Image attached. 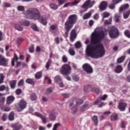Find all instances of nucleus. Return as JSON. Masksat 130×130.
<instances>
[{
    "instance_id": "nucleus-1",
    "label": "nucleus",
    "mask_w": 130,
    "mask_h": 130,
    "mask_svg": "<svg viewBox=\"0 0 130 130\" xmlns=\"http://www.w3.org/2000/svg\"><path fill=\"white\" fill-rule=\"evenodd\" d=\"M104 37H105V32L103 30H94L92 33L90 44L87 45L86 49L87 56L98 59L105 55V48L103 44L100 43Z\"/></svg>"
},
{
    "instance_id": "nucleus-2",
    "label": "nucleus",
    "mask_w": 130,
    "mask_h": 130,
    "mask_svg": "<svg viewBox=\"0 0 130 130\" xmlns=\"http://www.w3.org/2000/svg\"><path fill=\"white\" fill-rule=\"evenodd\" d=\"M25 16L32 20H39L43 25L47 24V20L43 16H40V11L35 8H31L27 9L25 12Z\"/></svg>"
},
{
    "instance_id": "nucleus-3",
    "label": "nucleus",
    "mask_w": 130,
    "mask_h": 130,
    "mask_svg": "<svg viewBox=\"0 0 130 130\" xmlns=\"http://www.w3.org/2000/svg\"><path fill=\"white\" fill-rule=\"evenodd\" d=\"M77 20H78V16L76 14H72L69 16L68 20L64 23L65 36L66 37L69 36L70 30L74 27V24L77 23Z\"/></svg>"
},
{
    "instance_id": "nucleus-4",
    "label": "nucleus",
    "mask_w": 130,
    "mask_h": 130,
    "mask_svg": "<svg viewBox=\"0 0 130 130\" xmlns=\"http://www.w3.org/2000/svg\"><path fill=\"white\" fill-rule=\"evenodd\" d=\"M94 5H95V1L87 0L81 6L82 9L80 10L81 15H83L85 12H87L88 8H92Z\"/></svg>"
},
{
    "instance_id": "nucleus-5",
    "label": "nucleus",
    "mask_w": 130,
    "mask_h": 130,
    "mask_svg": "<svg viewBox=\"0 0 130 130\" xmlns=\"http://www.w3.org/2000/svg\"><path fill=\"white\" fill-rule=\"evenodd\" d=\"M109 35L113 39L117 38L119 36V30L115 26H112L109 29Z\"/></svg>"
},
{
    "instance_id": "nucleus-6",
    "label": "nucleus",
    "mask_w": 130,
    "mask_h": 130,
    "mask_svg": "<svg viewBox=\"0 0 130 130\" xmlns=\"http://www.w3.org/2000/svg\"><path fill=\"white\" fill-rule=\"evenodd\" d=\"M15 107L18 112H22L27 108V102L24 100H21L19 103L16 105Z\"/></svg>"
},
{
    "instance_id": "nucleus-7",
    "label": "nucleus",
    "mask_w": 130,
    "mask_h": 130,
    "mask_svg": "<svg viewBox=\"0 0 130 130\" xmlns=\"http://www.w3.org/2000/svg\"><path fill=\"white\" fill-rule=\"evenodd\" d=\"M71 71L72 68L71 66L68 64H64L62 66L60 73L64 76H68V75H70V74H71Z\"/></svg>"
},
{
    "instance_id": "nucleus-8",
    "label": "nucleus",
    "mask_w": 130,
    "mask_h": 130,
    "mask_svg": "<svg viewBox=\"0 0 130 130\" xmlns=\"http://www.w3.org/2000/svg\"><path fill=\"white\" fill-rule=\"evenodd\" d=\"M82 68L83 71L88 75H91V74H93V72H94V71L93 70V68H92V66H91L89 63H84L82 66Z\"/></svg>"
},
{
    "instance_id": "nucleus-9",
    "label": "nucleus",
    "mask_w": 130,
    "mask_h": 130,
    "mask_svg": "<svg viewBox=\"0 0 130 130\" xmlns=\"http://www.w3.org/2000/svg\"><path fill=\"white\" fill-rule=\"evenodd\" d=\"M127 106V104L126 103L122 102V100H121L118 104V108L120 111H125V109Z\"/></svg>"
},
{
    "instance_id": "nucleus-10",
    "label": "nucleus",
    "mask_w": 130,
    "mask_h": 130,
    "mask_svg": "<svg viewBox=\"0 0 130 130\" xmlns=\"http://www.w3.org/2000/svg\"><path fill=\"white\" fill-rule=\"evenodd\" d=\"M77 30H76V29H73L70 32V41L71 42H74V41H75V40H76V39L77 38Z\"/></svg>"
},
{
    "instance_id": "nucleus-11",
    "label": "nucleus",
    "mask_w": 130,
    "mask_h": 130,
    "mask_svg": "<svg viewBox=\"0 0 130 130\" xmlns=\"http://www.w3.org/2000/svg\"><path fill=\"white\" fill-rule=\"evenodd\" d=\"M107 2L105 1H103L100 4V6H99V8L101 11H105L106 9H107V6H108Z\"/></svg>"
},
{
    "instance_id": "nucleus-12",
    "label": "nucleus",
    "mask_w": 130,
    "mask_h": 130,
    "mask_svg": "<svg viewBox=\"0 0 130 130\" xmlns=\"http://www.w3.org/2000/svg\"><path fill=\"white\" fill-rule=\"evenodd\" d=\"M11 127L13 128V130H19L22 128V126L21 124L18 123H15L11 124Z\"/></svg>"
},
{
    "instance_id": "nucleus-13",
    "label": "nucleus",
    "mask_w": 130,
    "mask_h": 130,
    "mask_svg": "<svg viewBox=\"0 0 130 130\" xmlns=\"http://www.w3.org/2000/svg\"><path fill=\"white\" fill-rule=\"evenodd\" d=\"M9 60L5 58L4 57H2L0 59V66H4V67H7L8 66V62Z\"/></svg>"
},
{
    "instance_id": "nucleus-14",
    "label": "nucleus",
    "mask_w": 130,
    "mask_h": 130,
    "mask_svg": "<svg viewBox=\"0 0 130 130\" xmlns=\"http://www.w3.org/2000/svg\"><path fill=\"white\" fill-rule=\"evenodd\" d=\"M15 101V97L13 95H10L7 97V104H11V103H13L14 101Z\"/></svg>"
},
{
    "instance_id": "nucleus-15",
    "label": "nucleus",
    "mask_w": 130,
    "mask_h": 130,
    "mask_svg": "<svg viewBox=\"0 0 130 130\" xmlns=\"http://www.w3.org/2000/svg\"><path fill=\"white\" fill-rule=\"evenodd\" d=\"M16 85H17V81L16 80H11L9 81V85L11 89H15L16 88Z\"/></svg>"
},
{
    "instance_id": "nucleus-16",
    "label": "nucleus",
    "mask_w": 130,
    "mask_h": 130,
    "mask_svg": "<svg viewBox=\"0 0 130 130\" xmlns=\"http://www.w3.org/2000/svg\"><path fill=\"white\" fill-rule=\"evenodd\" d=\"M122 70H123L122 67L121 65H118L116 67L115 73H116V74H120V73L122 72Z\"/></svg>"
},
{
    "instance_id": "nucleus-17",
    "label": "nucleus",
    "mask_w": 130,
    "mask_h": 130,
    "mask_svg": "<svg viewBox=\"0 0 130 130\" xmlns=\"http://www.w3.org/2000/svg\"><path fill=\"white\" fill-rule=\"evenodd\" d=\"M25 82L26 84H29V85H31V86H35V82L32 79L27 78L25 80Z\"/></svg>"
},
{
    "instance_id": "nucleus-18",
    "label": "nucleus",
    "mask_w": 130,
    "mask_h": 130,
    "mask_svg": "<svg viewBox=\"0 0 130 130\" xmlns=\"http://www.w3.org/2000/svg\"><path fill=\"white\" fill-rule=\"evenodd\" d=\"M128 8H129V5L127 4L122 5L119 8V12H122L124 10H127Z\"/></svg>"
},
{
    "instance_id": "nucleus-19",
    "label": "nucleus",
    "mask_w": 130,
    "mask_h": 130,
    "mask_svg": "<svg viewBox=\"0 0 130 130\" xmlns=\"http://www.w3.org/2000/svg\"><path fill=\"white\" fill-rule=\"evenodd\" d=\"M18 59H19L18 56L17 55V54H15V53H14V56L11 62V64L12 67H14V66H15V61H18Z\"/></svg>"
},
{
    "instance_id": "nucleus-20",
    "label": "nucleus",
    "mask_w": 130,
    "mask_h": 130,
    "mask_svg": "<svg viewBox=\"0 0 130 130\" xmlns=\"http://www.w3.org/2000/svg\"><path fill=\"white\" fill-rule=\"evenodd\" d=\"M91 16H92V12H89L88 13H87L83 16V20H87V19H89L90 18Z\"/></svg>"
},
{
    "instance_id": "nucleus-21",
    "label": "nucleus",
    "mask_w": 130,
    "mask_h": 130,
    "mask_svg": "<svg viewBox=\"0 0 130 130\" xmlns=\"http://www.w3.org/2000/svg\"><path fill=\"white\" fill-rule=\"evenodd\" d=\"M89 104L86 103L84 104L81 108L80 110L81 111H84V110H87V109H89Z\"/></svg>"
},
{
    "instance_id": "nucleus-22",
    "label": "nucleus",
    "mask_w": 130,
    "mask_h": 130,
    "mask_svg": "<svg viewBox=\"0 0 130 130\" xmlns=\"http://www.w3.org/2000/svg\"><path fill=\"white\" fill-rule=\"evenodd\" d=\"M55 83H60L61 82V77L59 75H57L54 78Z\"/></svg>"
},
{
    "instance_id": "nucleus-23",
    "label": "nucleus",
    "mask_w": 130,
    "mask_h": 130,
    "mask_svg": "<svg viewBox=\"0 0 130 130\" xmlns=\"http://www.w3.org/2000/svg\"><path fill=\"white\" fill-rule=\"evenodd\" d=\"M20 24L21 25H22L23 26H26V27H29V25H30V21L28 20H24L23 21L20 22Z\"/></svg>"
},
{
    "instance_id": "nucleus-24",
    "label": "nucleus",
    "mask_w": 130,
    "mask_h": 130,
    "mask_svg": "<svg viewBox=\"0 0 130 130\" xmlns=\"http://www.w3.org/2000/svg\"><path fill=\"white\" fill-rule=\"evenodd\" d=\"M50 9L53 10L54 11L56 10L57 9H58V5L55 4H51L49 5Z\"/></svg>"
},
{
    "instance_id": "nucleus-25",
    "label": "nucleus",
    "mask_w": 130,
    "mask_h": 130,
    "mask_svg": "<svg viewBox=\"0 0 130 130\" xmlns=\"http://www.w3.org/2000/svg\"><path fill=\"white\" fill-rule=\"evenodd\" d=\"M35 79H36V80H39V79H41V78H42V72H39L38 73H37L35 74Z\"/></svg>"
},
{
    "instance_id": "nucleus-26",
    "label": "nucleus",
    "mask_w": 130,
    "mask_h": 130,
    "mask_svg": "<svg viewBox=\"0 0 130 130\" xmlns=\"http://www.w3.org/2000/svg\"><path fill=\"white\" fill-rule=\"evenodd\" d=\"M124 59H125V56H122L117 59V62H118V63H121V62L124 61Z\"/></svg>"
},
{
    "instance_id": "nucleus-27",
    "label": "nucleus",
    "mask_w": 130,
    "mask_h": 130,
    "mask_svg": "<svg viewBox=\"0 0 130 130\" xmlns=\"http://www.w3.org/2000/svg\"><path fill=\"white\" fill-rule=\"evenodd\" d=\"M73 105H74V102L70 103L69 105V107L70 108L72 109L74 113H76V112H77V110H78V109H77V107H76L72 108V107L73 106Z\"/></svg>"
},
{
    "instance_id": "nucleus-28",
    "label": "nucleus",
    "mask_w": 130,
    "mask_h": 130,
    "mask_svg": "<svg viewBox=\"0 0 130 130\" xmlns=\"http://www.w3.org/2000/svg\"><path fill=\"white\" fill-rule=\"evenodd\" d=\"M53 1H56L57 2V4L59 7L60 6H62L64 3H66V0H52Z\"/></svg>"
},
{
    "instance_id": "nucleus-29",
    "label": "nucleus",
    "mask_w": 130,
    "mask_h": 130,
    "mask_svg": "<svg viewBox=\"0 0 130 130\" xmlns=\"http://www.w3.org/2000/svg\"><path fill=\"white\" fill-rule=\"evenodd\" d=\"M69 52L70 55L74 56L76 54V51H75L74 48H70L69 49Z\"/></svg>"
},
{
    "instance_id": "nucleus-30",
    "label": "nucleus",
    "mask_w": 130,
    "mask_h": 130,
    "mask_svg": "<svg viewBox=\"0 0 130 130\" xmlns=\"http://www.w3.org/2000/svg\"><path fill=\"white\" fill-rule=\"evenodd\" d=\"M124 35H125V37H127V38L130 39V30L128 29L125 30Z\"/></svg>"
},
{
    "instance_id": "nucleus-31",
    "label": "nucleus",
    "mask_w": 130,
    "mask_h": 130,
    "mask_svg": "<svg viewBox=\"0 0 130 130\" xmlns=\"http://www.w3.org/2000/svg\"><path fill=\"white\" fill-rule=\"evenodd\" d=\"M57 30V25H51L50 27V31H55Z\"/></svg>"
},
{
    "instance_id": "nucleus-32",
    "label": "nucleus",
    "mask_w": 130,
    "mask_h": 130,
    "mask_svg": "<svg viewBox=\"0 0 130 130\" xmlns=\"http://www.w3.org/2000/svg\"><path fill=\"white\" fill-rule=\"evenodd\" d=\"M92 120L95 125H97V124H98V117H97V116H93L92 117Z\"/></svg>"
},
{
    "instance_id": "nucleus-33",
    "label": "nucleus",
    "mask_w": 130,
    "mask_h": 130,
    "mask_svg": "<svg viewBox=\"0 0 130 130\" xmlns=\"http://www.w3.org/2000/svg\"><path fill=\"white\" fill-rule=\"evenodd\" d=\"M51 62H52V60H51V59H49L45 65V68L47 69V70H48V69H49V67H50V64H51Z\"/></svg>"
},
{
    "instance_id": "nucleus-34",
    "label": "nucleus",
    "mask_w": 130,
    "mask_h": 130,
    "mask_svg": "<svg viewBox=\"0 0 130 130\" xmlns=\"http://www.w3.org/2000/svg\"><path fill=\"white\" fill-rule=\"evenodd\" d=\"M36 115L38 117H40L42 119L43 123H45V121H46V118L45 117L43 116V115L41 114H37Z\"/></svg>"
},
{
    "instance_id": "nucleus-35",
    "label": "nucleus",
    "mask_w": 130,
    "mask_h": 130,
    "mask_svg": "<svg viewBox=\"0 0 130 130\" xmlns=\"http://www.w3.org/2000/svg\"><path fill=\"white\" fill-rule=\"evenodd\" d=\"M15 28L16 30H18V31H22L23 30V27L18 24L15 25Z\"/></svg>"
},
{
    "instance_id": "nucleus-36",
    "label": "nucleus",
    "mask_w": 130,
    "mask_h": 130,
    "mask_svg": "<svg viewBox=\"0 0 130 130\" xmlns=\"http://www.w3.org/2000/svg\"><path fill=\"white\" fill-rule=\"evenodd\" d=\"M119 18H120V16L119 15V14H115L114 20H115L116 23H118V22H119Z\"/></svg>"
},
{
    "instance_id": "nucleus-37",
    "label": "nucleus",
    "mask_w": 130,
    "mask_h": 130,
    "mask_svg": "<svg viewBox=\"0 0 130 130\" xmlns=\"http://www.w3.org/2000/svg\"><path fill=\"white\" fill-rule=\"evenodd\" d=\"M91 92H94L96 94H99L100 90L98 88L93 87L91 89Z\"/></svg>"
},
{
    "instance_id": "nucleus-38",
    "label": "nucleus",
    "mask_w": 130,
    "mask_h": 130,
    "mask_svg": "<svg viewBox=\"0 0 130 130\" xmlns=\"http://www.w3.org/2000/svg\"><path fill=\"white\" fill-rule=\"evenodd\" d=\"M2 6L4 8H10L11 4L10 3H8V2H4Z\"/></svg>"
},
{
    "instance_id": "nucleus-39",
    "label": "nucleus",
    "mask_w": 130,
    "mask_h": 130,
    "mask_svg": "<svg viewBox=\"0 0 130 130\" xmlns=\"http://www.w3.org/2000/svg\"><path fill=\"white\" fill-rule=\"evenodd\" d=\"M1 110H3V111H10L11 109L9 107H7L6 106H1Z\"/></svg>"
},
{
    "instance_id": "nucleus-40",
    "label": "nucleus",
    "mask_w": 130,
    "mask_h": 130,
    "mask_svg": "<svg viewBox=\"0 0 130 130\" xmlns=\"http://www.w3.org/2000/svg\"><path fill=\"white\" fill-rule=\"evenodd\" d=\"M75 48H81L82 47V44L80 42H77L75 45Z\"/></svg>"
},
{
    "instance_id": "nucleus-41",
    "label": "nucleus",
    "mask_w": 130,
    "mask_h": 130,
    "mask_svg": "<svg viewBox=\"0 0 130 130\" xmlns=\"http://www.w3.org/2000/svg\"><path fill=\"white\" fill-rule=\"evenodd\" d=\"M37 98V96L36 95V93H33L31 94L30 96V100L32 101H34L35 100H36Z\"/></svg>"
},
{
    "instance_id": "nucleus-42",
    "label": "nucleus",
    "mask_w": 130,
    "mask_h": 130,
    "mask_svg": "<svg viewBox=\"0 0 130 130\" xmlns=\"http://www.w3.org/2000/svg\"><path fill=\"white\" fill-rule=\"evenodd\" d=\"M17 10L19 12H24L25 11V7L22 6H18L17 7Z\"/></svg>"
},
{
    "instance_id": "nucleus-43",
    "label": "nucleus",
    "mask_w": 130,
    "mask_h": 130,
    "mask_svg": "<svg viewBox=\"0 0 130 130\" xmlns=\"http://www.w3.org/2000/svg\"><path fill=\"white\" fill-rule=\"evenodd\" d=\"M72 79L73 81H75V82H78V81L80 80V78L79 77V76L76 75H73L72 76Z\"/></svg>"
},
{
    "instance_id": "nucleus-44",
    "label": "nucleus",
    "mask_w": 130,
    "mask_h": 130,
    "mask_svg": "<svg viewBox=\"0 0 130 130\" xmlns=\"http://www.w3.org/2000/svg\"><path fill=\"white\" fill-rule=\"evenodd\" d=\"M83 100H81V99H77L76 101V105H82V104H83Z\"/></svg>"
},
{
    "instance_id": "nucleus-45",
    "label": "nucleus",
    "mask_w": 130,
    "mask_h": 130,
    "mask_svg": "<svg viewBox=\"0 0 130 130\" xmlns=\"http://www.w3.org/2000/svg\"><path fill=\"white\" fill-rule=\"evenodd\" d=\"M118 118V116L117 114H112L111 116V119L112 120H116L117 118Z\"/></svg>"
},
{
    "instance_id": "nucleus-46",
    "label": "nucleus",
    "mask_w": 130,
    "mask_h": 130,
    "mask_svg": "<svg viewBox=\"0 0 130 130\" xmlns=\"http://www.w3.org/2000/svg\"><path fill=\"white\" fill-rule=\"evenodd\" d=\"M23 42V38H18L16 40V43L18 45H20L21 43Z\"/></svg>"
},
{
    "instance_id": "nucleus-47",
    "label": "nucleus",
    "mask_w": 130,
    "mask_h": 130,
    "mask_svg": "<svg viewBox=\"0 0 130 130\" xmlns=\"http://www.w3.org/2000/svg\"><path fill=\"white\" fill-rule=\"evenodd\" d=\"M112 22V18L111 17L109 19V20H105V24H106V25H110Z\"/></svg>"
},
{
    "instance_id": "nucleus-48",
    "label": "nucleus",
    "mask_w": 130,
    "mask_h": 130,
    "mask_svg": "<svg viewBox=\"0 0 130 130\" xmlns=\"http://www.w3.org/2000/svg\"><path fill=\"white\" fill-rule=\"evenodd\" d=\"M4 80H5V76L3 74H0V84L4 83Z\"/></svg>"
},
{
    "instance_id": "nucleus-49",
    "label": "nucleus",
    "mask_w": 130,
    "mask_h": 130,
    "mask_svg": "<svg viewBox=\"0 0 130 130\" xmlns=\"http://www.w3.org/2000/svg\"><path fill=\"white\" fill-rule=\"evenodd\" d=\"M8 119L11 121L14 120V119H15V116L14 114H9L8 116Z\"/></svg>"
},
{
    "instance_id": "nucleus-50",
    "label": "nucleus",
    "mask_w": 130,
    "mask_h": 130,
    "mask_svg": "<svg viewBox=\"0 0 130 130\" xmlns=\"http://www.w3.org/2000/svg\"><path fill=\"white\" fill-rule=\"evenodd\" d=\"M115 5L114 3H112L111 4L109 5V8L110 10H114L115 9Z\"/></svg>"
},
{
    "instance_id": "nucleus-51",
    "label": "nucleus",
    "mask_w": 130,
    "mask_h": 130,
    "mask_svg": "<svg viewBox=\"0 0 130 130\" xmlns=\"http://www.w3.org/2000/svg\"><path fill=\"white\" fill-rule=\"evenodd\" d=\"M62 61L63 62H68V57L66 55H63L62 57Z\"/></svg>"
},
{
    "instance_id": "nucleus-52",
    "label": "nucleus",
    "mask_w": 130,
    "mask_h": 130,
    "mask_svg": "<svg viewBox=\"0 0 130 130\" xmlns=\"http://www.w3.org/2000/svg\"><path fill=\"white\" fill-rule=\"evenodd\" d=\"M31 28L32 29V30H34V31H39L37 25H36V24L31 25Z\"/></svg>"
},
{
    "instance_id": "nucleus-53",
    "label": "nucleus",
    "mask_w": 130,
    "mask_h": 130,
    "mask_svg": "<svg viewBox=\"0 0 130 130\" xmlns=\"http://www.w3.org/2000/svg\"><path fill=\"white\" fill-rule=\"evenodd\" d=\"M110 14H109V13L105 12H104L103 14H102V17L103 18H108V17H109Z\"/></svg>"
},
{
    "instance_id": "nucleus-54",
    "label": "nucleus",
    "mask_w": 130,
    "mask_h": 130,
    "mask_svg": "<svg viewBox=\"0 0 130 130\" xmlns=\"http://www.w3.org/2000/svg\"><path fill=\"white\" fill-rule=\"evenodd\" d=\"M17 85L19 87H20V86H24V79L19 80Z\"/></svg>"
},
{
    "instance_id": "nucleus-55",
    "label": "nucleus",
    "mask_w": 130,
    "mask_h": 130,
    "mask_svg": "<svg viewBox=\"0 0 130 130\" xmlns=\"http://www.w3.org/2000/svg\"><path fill=\"white\" fill-rule=\"evenodd\" d=\"M59 125H60V123H55L53 125L52 130H57V127H58V126H59Z\"/></svg>"
},
{
    "instance_id": "nucleus-56",
    "label": "nucleus",
    "mask_w": 130,
    "mask_h": 130,
    "mask_svg": "<svg viewBox=\"0 0 130 130\" xmlns=\"http://www.w3.org/2000/svg\"><path fill=\"white\" fill-rule=\"evenodd\" d=\"M49 118H50V120H55L56 117L55 116V115L50 114L49 115Z\"/></svg>"
},
{
    "instance_id": "nucleus-57",
    "label": "nucleus",
    "mask_w": 130,
    "mask_h": 130,
    "mask_svg": "<svg viewBox=\"0 0 130 130\" xmlns=\"http://www.w3.org/2000/svg\"><path fill=\"white\" fill-rule=\"evenodd\" d=\"M15 93L16 95H20V94H22V89L20 88H18L16 90Z\"/></svg>"
},
{
    "instance_id": "nucleus-58",
    "label": "nucleus",
    "mask_w": 130,
    "mask_h": 130,
    "mask_svg": "<svg viewBox=\"0 0 130 130\" xmlns=\"http://www.w3.org/2000/svg\"><path fill=\"white\" fill-rule=\"evenodd\" d=\"M80 3V1L75 0L73 2L71 3V6H76V5H78Z\"/></svg>"
},
{
    "instance_id": "nucleus-59",
    "label": "nucleus",
    "mask_w": 130,
    "mask_h": 130,
    "mask_svg": "<svg viewBox=\"0 0 130 130\" xmlns=\"http://www.w3.org/2000/svg\"><path fill=\"white\" fill-rule=\"evenodd\" d=\"M122 0H112V3H113L115 5H117V4H119Z\"/></svg>"
},
{
    "instance_id": "nucleus-60",
    "label": "nucleus",
    "mask_w": 130,
    "mask_h": 130,
    "mask_svg": "<svg viewBox=\"0 0 130 130\" xmlns=\"http://www.w3.org/2000/svg\"><path fill=\"white\" fill-rule=\"evenodd\" d=\"M108 96L107 95V94H104V95H103L102 97H101L100 98V100L101 101V100H103V101H105L106 100V99L107 98Z\"/></svg>"
},
{
    "instance_id": "nucleus-61",
    "label": "nucleus",
    "mask_w": 130,
    "mask_h": 130,
    "mask_svg": "<svg viewBox=\"0 0 130 130\" xmlns=\"http://www.w3.org/2000/svg\"><path fill=\"white\" fill-rule=\"evenodd\" d=\"M70 6H72L71 3V2H69L67 3H66L63 6V8H68V7H70Z\"/></svg>"
},
{
    "instance_id": "nucleus-62",
    "label": "nucleus",
    "mask_w": 130,
    "mask_h": 130,
    "mask_svg": "<svg viewBox=\"0 0 130 130\" xmlns=\"http://www.w3.org/2000/svg\"><path fill=\"white\" fill-rule=\"evenodd\" d=\"M90 88V85H85L84 87V90L85 92H88V90H89Z\"/></svg>"
},
{
    "instance_id": "nucleus-63",
    "label": "nucleus",
    "mask_w": 130,
    "mask_h": 130,
    "mask_svg": "<svg viewBox=\"0 0 130 130\" xmlns=\"http://www.w3.org/2000/svg\"><path fill=\"white\" fill-rule=\"evenodd\" d=\"M6 90V85H1L0 86V91H3Z\"/></svg>"
},
{
    "instance_id": "nucleus-64",
    "label": "nucleus",
    "mask_w": 130,
    "mask_h": 130,
    "mask_svg": "<svg viewBox=\"0 0 130 130\" xmlns=\"http://www.w3.org/2000/svg\"><path fill=\"white\" fill-rule=\"evenodd\" d=\"M100 102H101V101L100 99H98L93 103V105H97V104H98V103H100Z\"/></svg>"
}]
</instances>
